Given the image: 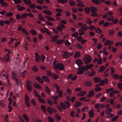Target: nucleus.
Instances as JSON below:
<instances>
[{"mask_svg": "<svg viewBox=\"0 0 122 122\" xmlns=\"http://www.w3.org/2000/svg\"><path fill=\"white\" fill-rule=\"evenodd\" d=\"M12 75L14 77L16 75H18L19 76H20L21 73V69L20 68H16L15 71H12Z\"/></svg>", "mask_w": 122, "mask_h": 122, "instance_id": "obj_1", "label": "nucleus"}, {"mask_svg": "<svg viewBox=\"0 0 122 122\" xmlns=\"http://www.w3.org/2000/svg\"><path fill=\"white\" fill-rule=\"evenodd\" d=\"M31 82L29 81H27L26 82V88L28 91L30 92L32 89L33 87L31 85Z\"/></svg>", "mask_w": 122, "mask_h": 122, "instance_id": "obj_2", "label": "nucleus"}, {"mask_svg": "<svg viewBox=\"0 0 122 122\" xmlns=\"http://www.w3.org/2000/svg\"><path fill=\"white\" fill-rule=\"evenodd\" d=\"M83 60L85 64H87L91 62L92 59L89 56L87 55L85 56Z\"/></svg>", "mask_w": 122, "mask_h": 122, "instance_id": "obj_3", "label": "nucleus"}, {"mask_svg": "<svg viewBox=\"0 0 122 122\" xmlns=\"http://www.w3.org/2000/svg\"><path fill=\"white\" fill-rule=\"evenodd\" d=\"M54 68L56 69L58 68L59 70H62L64 69V67L63 64L61 63L60 64H57L54 66Z\"/></svg>", "mask_w": 122, "mask_h": 122, "instance_id": "obj_4", "label": "nucleus"}, {"mask_svg": "<svg viewBox=\"0 0 122 122\" xmlns=\"http://www.w3.org/2000/svg\"><path fill=\"white\" fill-rule=\"evenodd\" d=\"M25 103L26 104V106L28 107H30V105L29 104L30 101L29 100V97L27 94L25 95Z\"/></svg>", "mask_w": 122, "mask_h": 122, "instance_id": "obj_5", "label": "nucleus"}, {"mask_svg": "<svg viewBox=\"0 0 122 122\" xmlns=\"http://www.w3.org/2000/svg\"><path fill=\"white\" fill-rule=\"evenodd\" d=\"M78 71L76 72V74L78 75H81L84 72V71L85 70L82 66L81 67L78 68Z\"/></svg>", "mask_w": 122, "mask_h": 122, "instance_id": "obj_6", "label": "nucleus"}, {"mask_svg": "<svg viewBox=\"0 0 122 122\" xmlns=\"http://www.w3.org/2000/svg\"><path fill=\"white\" fill-rule=\"evenodd\" d=\"M93 65L92 64H90L86 65L85 66H83L85 70H87L91 69L93 66Z\"/></svg>", "mask_w": 122, "mask_h": 122, "instance_id": "obj_7", "label": "nucleus"}, {"mask_svg": "<svg viewBox=\"0 0 122 122\" xmlns=\"http://www.w3.org/2000/svg\"><path fill=\"white\" fill-rule=\"evenodd\" d=\"M35 60L38 62H39L41 60L40 57L39 56L38 54L37 53H35Z\"/></svg>", "mask_w": 122, "mask_h": 122, "instance_id": "obj_8", "label": "nucleus"}, {"mask_svg": "<svg viewBox=\"0 0 122 122\" xmlns=\"http://www.w3.org/2000/svg\"><path fill=\"white\" fill-rule=\"evenodd\" d=\"M53 87L55 89L56 92V93H58L60 91V88L56 84L53 85Z\"/></svg>", "mask_w": 122, "mask_h": 122, "instance_id": "obj_9", "label": "nucleus"}, {"mask_svg": "<svg viewBox=\"0 0 122 122\" xmlns=\"http://www.w3.org/2000/svg\"><path fill=\"white\" fill-rule=\"evenodd\" d=\"M75 63L79 67L81 66L83 64L82 61L80 59H78L76 60L75 61Z\"/></svg>", "mask_w": 122, "mask_h": 122, "instance_id": "obj_10", "label": "nucleus"}, {"mask_svg": "<svg viewBox=\"0 0 122 122\" xmlns=\"http://www.w3.org/2000/svg\"><path fill=\"white\" fill-rule=\"evenodd\" d=\"M69 53L67 52L63 51L62 52V56L65 58H67L69 57Z\"/></svg>", "mask_w": 122, "mask_h": 122, "instance_id": "obj_11", "label": "nucleus"}, {"mask_svg": "<svg viewBox=\"0 0 122 122\" xmlns=\"http://www.w3.org/2000/svg\"><path fill=\"white\" fill-rule=\"evenodd\" d=\"M82 104V103L81 102L79 101H77L74 104V107L76 108L81 105Z\"/></svg>", "mask_w": 122, "mask_h": 122, "instance_id": "obj_12", "label": "nucleus"}, {"mask_svg": "<svg viewBox=\"0 0 122 122\" xmlns=\"http://www.w3.org/2000/svg\"><path fill=\"white\" fill-rule=\"evenodd\" d=\"M60 25L61 26H59L57 27V29L59 31H61L65 28V25L63 24H61Z\"/></svg>", "mask_w": 122, "mask_h": 122, "instance_id": "obj_13", "label": "nucleus"}, {"mask_svg": "<svg viewBox=\"0 0 122 122\" xmlns=\"http://www.w3.org/2000/svg\"><path fill=\"white\" fill-rule=\"evenodd\" d=\"M94 112L92 109H91L89 112V116L90 118H92L94 116Z\"/></svg>", "mask_w": 122, "mask_h": 122, "instance_id": "obj_14", "label": "nucleus"}, {"mask_svg": "<svg viewBox=\"0 0 122 122\" xmlns=\"http://www.w3.org/2000/svg\"><path fill=\"white\" fill-rule=\"evenodd\" d=\"M45 17L47 18V20L48 21H54L55 20V19L49 15H46L45 16Z\"/></svg>", "mask_w": 122, "mask_h": 122, "instance_id": "obj_15", "label": "nucleus"}, {"mask_svg": "<svg viewBox=\"0 0 122 122\" xmlns=\"http://www.w3.org/2000/svg\"><path fill=\"white\" fill-rule=\"evenodd\" d=\"M86 93V92L85 91H82L81 92L78 93L77 95L80 97H82L85 95Z\"/></svg>", "mask_w": 122, "mask_h": 122, "instance_id": "obj_16", "label": "nucleus"}, {"mask_svg": "<svg viewBox=\"0 0 122 122\" xmlns=\"http://www.w3.org/2000/svg\"><path fill=\"white\" fill-rule=\"evenodd\" d=\"M17 10L19 11H20L24 10L25 8L24 6L21 7L20 5H18L17 6Z\"/></svg>", "mask_w": 122, "mask_h": 122, "instance_id": "obj_17", "label": "nucleus"}, {"mask_svg": "<svg viewBox=\"0 0 122 122\" xmlns=\"http://www.w3.org/2000/svg\"><path fill=\"white\" fill-rule=\"evenodd\" d=\"M69 3L70 5L71 6H74L76 5V3L72 0H70L69 1Z\"/></svg>", "mask_w": 122, "mask_h": 122, "instance_id": "obj_18", "label": "nucleus"}, {"mask_svg": "<svg viewBox=\"0 0 122 122\" xmlns=\"http://www.w3.org/2000/svg\"><path fill=\"white\" fill-rule=\"evenodd\" d=\"M93 80L96 83H97L99 82L101 80V78L97 77H95L94 78Z\"/></svg>", "mask_w": 122, "mask_h": 122, "instance_id": "obj_19", "label": "nucleus"}, {"mask_svg": "<svg viewBox=\"0 0 122 122\" xmlns=\"http://www.w3.org/2000/svg\"><path fill=\"white\" fill-rule=\"evenodd\" d=\"M58 36L57 35H55L51 38V41L53 42L55 41L58 38Z\"/></svg>", "mask_w": 122, "mask_h": 122, "instance_id": "obj_20", "label": "nucleus"}, {"mask_svg": "<svg viewBox=\"0 0 122 122\" xmlns=\"http://www.w3.org/2000/svg\"><path fill=\"white\" fill-rule=\"evenodd\" d=\"M42 11L44 13L46 14L49 15H51V12L49 10H44Z\"/></svg>", "mask_w": 122, "mask_h": 122, "instance_id": "obj_21", "label": "nucleus"}, {"mask_svg": "<svg viewBox=\"0 0 122 122\" xmlns=\"http://www.w3.org/2000/svg\"><path fill=\"white\" fill-rule=\"evenodd\" d=\"M90 8L91 11L92 13L95 12L97 10V8L93 7L91 6L90 7Z\"/></svg>", "mask_w": 122, "mask_h": 122, "instance_id": "obj_22", "label": "nucleus"}, {"mask_svg": "<svg viewBox=\"0 0 122 122\" xmlns=\"http://www.w3.org/2000/svg\"><path fill=\"white\" fill-rule=\"evenodd\" d=\"M94 95L93 91L92 90L89 92V94L87 95V97L89 98H90Z\"/></svg>", "mask_w": 122, "mask_h": 122, "instance_id": "obj_23", "label": "nucleus"}, {"mask_svg": "<svg viewBox=\"0 0 122 122\" xmlns=\"http://www.w3.org/2000/svg\"><path fill=\"white\" fill-rule=\"evenodd\" d=\"M33 85L34 87L36 88H38L39 89H41V87L37 83H34Z\"/></svg>", "mask_w": 122, "mask_h": 122, "instance_id": "obj_24", "label": "nucleus"}, {"mask_svg": "<svg viewBox=\"0 0 122 122\" xmlns=\"http://www.w3.org/2000/svg\"><path fill=\"white\" fill-rule=\"evenodd\" d=\"M22 116L24 119L27 122H29V119L26 114H23Z\"/></svg>", "mask_w": 122, "mask_h": 122, "instance_id": "obj_25", "label": "nucleus"}, {"mask_svg": "<svg viewBox=\"0 0 122 122\" xmlns=\"http://www.w3.org/2000/svg\"><path fill=\"white\" fill-rule=\"evenodd\" d=\"M36 79L40 83H43V80L40 77L37 76L36 77Z\"/></svg>", "mask_w": 122, "mask_h": 122, "instance_id": "obj_26", "label": "nucleus"}, {"mask_svg": "<svg viewBox=\"0 0 122 122\" xmlns=\"http://www.w3.org/2000/svg\"><path fill=\"white\" fill-rule=\"evenodd\" d=\"M43 79L46 81L49 82L50 81L48 77L46 76H43L42 77Z\"/></svg>", "mask_w": 122, "mask_h": 122, "instance_id": "obj_27", "label": "nucleus"}, {"mask_svg": "<svg viewBox=\"0 0 122 122\" xmlns=\"http://www.w3.org/2000/svg\"><path fill=\"white\" fill-rule=\"evenodd\" d=\"M81 28L84 30H86L88 28V27L86 24H84L81 26Z\"/></svg>", "mask_w": 122, "mask_h": 122, "instance_id": "obj_28", "label": "nucleus"}, {"mask_svg": "<svg viewBox=\"0 0 122 122\" xmlns=\"http://www.w3.org/2000/svg\"><path fill=\"white\" fill-rule=\"evenodd\" d=\"M108 35L110 36H112V35L114 34V31L112 30H110L108 31Z\"/></svg>", "mask_w": 122, "mask_h": 122, "instance_id": "obj_29", "label": "nucleus"}, {"mask_svg": "<svg viewBox=\"0 0 122 122\" xmlns=\"http://www.w3.org/2000/svg\"><path fill=\"white\" fill-rule=\"evenodd\" d=\"M64 41L63 40H59L56 41V43L57 44H61Z\"/></svg>", "mask_w": 122, "mask_h": 122, "instance_id": "obj_30", "label": "nucleus"}, {"mask_svg": "<svg viewBox=\"0 0 122 122\" xmlns=\"http://www.w3.org/2000/svg\"><path fill=\"white\" fill-rule=\"evenodd\" d=\"M95 31L97 33L100 34L102 33V30L100 28H97L95 30Z\"/></svg>", "mask_w": 122, "mask_h": 122, "instance_id": "obj_31", "label": "nucleus"}, {"mask_svg": "<svg viewBox=\"0 0 122 122\" xmlns=\"http://www.w3.org/2000/svg\"><path fill=\"white\" fill-rule=\"evenodd\" d=\"M29 32L33 35H36L37 33L35 30L33 29H32L29 31Z\"/></svg>", "mask_w": 122, "mask_h": 122, "instance_id": "obj_32", "label": "nucleus"}, {"mask_svg": "<svg viewBox=\"0 0 122 122\" xmlns=\"http://www.w3.org/2000/svg\"><path fill=\"white\" fill-rule=\"evenodd\" d=\"M105 68L104 66H101L100 68V69L98 70V73H100V72L103 71L105 69Z\"/></svg>", "mask_w": 122, "mask_h": 122, "instance_id": "obj_33", "label": "nucleus"}, {"mask_svg": "<svg viewBox=\"0 0 122 122\" xmlns=\"http://www.w3.org/2000/svg\"><path fill=\"white\" fill-rule=\"evenodd\" d=\"M64 103L65 104L67 108H68L71 106L70 103L68 102L65 101L64 102Z\"/></svg>", "mask_w": 122, "mask_h": 122, "instance_id": "obj_34", "label": "nucleus"}, {"mask_svg": "<svg viewBox=\"0 0 122 122\" xmlns=\"http://www.w3.org/2000/svg\"><path fill=\"white\" fill-rule=\"evenodd\" d=\"M24 3L26 4L29 5L31 4V2L30 0H23Z\"/></svg>", "mask_w": 122, "mask_h": 122, "instance_id": "obj_35", "label": "nucleus"}, {"mask_svg": "<svg viewBox=\"0 0 122 122\" xmlns=\"http://www.w3.org/2000/svg\"><path fill=\"white\" fill-rule=\"evenodd\" d=\"M92 2L96 5H98L100 4V2L99 0H92Z\"/></svg>", "mask_w": 122, "mask_h": 122, "instance_id": "obj_36", "label": "nucleus"}, {"mask_svg": "<svg viewBox=\"0 0 122 122\" xmlns=\"http://www.w3.org/2000/svg\"><path fill=\"white\" fill-rule=\"evenodd\" d=\"M38 100L39 102L42 103H45V100L42 98H41V97L38 98Z\"/></svg>", "mask_w": 122, "mask_h": 122, "instance_id": "obj_37", "label": "nucleus"}, {"mask_svg": "<svg viewBox=\"0 0 122 122\" xmlns=\"http://www.w3.org/2000/svg\"><path fill=\"white\" fill-rule=\"evenodd\" d=\"M52 77L54 79L56 80L59 78V76L57 75L53 74L52 75Z\"/></svg>", "mask_w": 122, "mask_h": 122, "instance_id": "obj_38", "label": "nucleus"}, {"mask_svg": "<svg viewBox=\"0 0 122 122\" xmlns=\"http://www.w3.org/2000/svg\"><path fill=\"white\" fill-rule=\"evenodd\" d=\"M46 92L48 94H50V90L49 87L48 86H46Z\"/></svg>", "mask_w": 122, "mask_h": 122, "instance_id": "obj_39", "label": "nucleus"}, {"mask_svg": "<svg viewBox=\"0 0 122 122\" xmlns=\"http://www.w3.org/2000/svg\"><path fill=\"white\" fill-rule=\"evenodd\" d=\"M119 116H117L113 117L111 120L113 122L116 121L118 118Z\"/></svg>", "mask_w": 122, "mask_h": 122, "instance_id": "obj_40", "label": "nucleus"}, {"mask_svg": "<svg viewBox=\"0 0 122 122\" xmlns=\"http://www.w3.org/2000/svg\"><path fill=\"white\" fill-rule=\"evenodd\" d=\"M119 75L117 74H114L112 76V77L115 80H117L118 79Z\"/></svg>", "mask_w": 122, "mask_h": 122, "instance_id": "obj_41", "label": "nucleus"}, {"mask_svg": "<svg viewBox=\"0 0 122 122\" xmlns=\"http://www.w3.org/2000/svg\"><path fill=\"white\" fill-rule=\"evenodd\" d=\"M80 55V53L78 52H76L74 56V57L75 58H77L79 57Z\"/></svg>", "mask_w": 122, "mask_h": 122, "instance_id": "obj_42", "label": "nucleus"}, {"mask_svg": "<svg viewBox=\"0 0 122 122\" xmlns=\"http://www.w3.org/2000/svg\"><path fill=\"white\" fill-rule=\"evenodd\" d=\"M16 81L17 84L18 85H20L21 84V82L20 80L19 79L17 78L15 79Z\"/></svg>", "mask_w": 122, "mask_h": 122, "instance_id": "obj_43", "label": "nucleus"}, {"mask_svg": "<svg viewBox=\"0 0 122 122\" xmlns=\"http://www.w3.org/2000/svg\"><path fill=\"white\" fill-rule=\"evenodd\" d=\"M15 40V38H11L8 44L9 45L11 44Z\"/></svg>", "mask_w": 122, "mask_h": 122, "instance_id": "obj_44", "label": "nucleus"}, {"mask_svg": "<svg viewBox=\"0 0 122 122\" xmlns=\"http://www.w3.org/2000/svg\"><path fill=\"white\" fill-rule=\"evenodd\" d=\"M47 110L48 112L50 114H51L53 113L52 109L50 107H48L47 108Z\"/></svg>", "mask_w": 122, "mask_h": 122, "instance_id": "obj_45", "label": "nucleus"}, {"mask_svg": "<svg viewBox=\"0 0 122 122\" xmlns=\"http://www.w3.org/2000/svg\"><path fill=\"white\" fill-rule=\"evenodd\" d=\"M114 18L112 16H109L107 18V21H112L113 20Z\"/></svg>", "mask_w": 122, "mask_h": 122, "instance_id": "obj_46", "label": "nucleus"}, {"mask_svg": "<svg viewBox=\"0 0 122 122\" xmlns=\"http://www.w3.org/2000/svg\"><path fill=\"white\" fill-rule=\"evenodd\" d=\"M107 81V78H105L104 80V81H101L99 83V84L101 86H102L104 85L105 84V81Z\"/></svg>", "mask_w": 122, "mask_h": 122, "instance_id": "obj_47", "label": "nucleus"}, {"mask_svg": "<svg viewBox=\"0 0 122 122\" xmlns=\"http://www.w3.org/2000/svg\"><path fill=\"white\" fill-rule=\"evenodd\" d=\"M28 15V14L26 13L22 14L21 15V18H24Z\"/></svg>", "mask_w": 122, "mask_h": 122, "instance_id": "obj_48", "label": "nucleus"}, {"mask_svg": "<svg viewBox=\"0 0 122 122\" xmlns=\"http://www.w3.org/2000/svg\"><path fill=\"white\" fill-rule=\"evenodd\" d=\"M78 31L80 32V33H79V35H82L84 34V33L83 31L82 30L79 29L78 30Z\"/></svg>", "mask_w": 122, "mask_h": 122, "instance_id": "obj_49", "label": "nucleus"}, {"mask_svg": "<svg viewBox=\"0 0 122 122\" xmlns=\"http://www.w3.org/2000/svg\"><path fill=\"white\" fill-rule=\"evenodd\" d=\"M91 82L90 81H89L86 83L85 85L87 87H90L91 86Z\"/></svg>", "mask_w": 122, "mask_h": 122, "instance_id": "obj_50", "label": "nucleus"}, {"mask_svg": "<svg viewBox=\"0 0 122 122\" xmlns=\"http://www.w3.org/2000/svg\"><path fill=\"white\" fill-rule=\"evenodd\" d=\"M60 105L63 109L65 110L66 109V106L62 102H61Z\"/></svg>", "mask_w": 122, "mask_h": 122, "instance_id": "obj_51", "label": "nucleus"}, {"mask_svg": "<svg viewBox=\"0 0 122 122\" xmlns=\"http://www.w3.org/2000/svg\"><path fill=\"white\" fill-rule=\"evenodd\" d=\"M29 6L31 9H35V5L34 4H31L29 5Z\"/></svg>", "mask_w": 122, "mask_h": 122, "instance_id": "obj_52", "label": "nucleus"}, {"mask_svg": "<svg viewBox=\"0 0 122 122\" xmlns=\"http://www.w3.org/2000/svg\"><path fill=\"white\" fill-rule=\"evenodd\" d=\"M76 46L77 48L78 49H81L83 48V47L80 44H77Z\"/></svg>", "mask_w": 122, "mask_h": 122, "instance_id": "obj_53", "label": "nucleus"}, {"mask_svg": "<svg viewBox=\"0 0 122 122\" xmlns=\"http://www.w3.org/2000/svg\"><path fill=\"white\" fill-rule=\"evenodd\" d=\"M77 6L78 7H83L85 6V5L83 3L81 2L80 3L77 4Z\"/></svg>", "mask_w": 122, "mask_h": 122, "instance_id": "obj_54", "label": "nucleus"}, {"mask_svg": "<svg viewBox=\"0 0 122 122\" xmlns=\"http://www.w3.org/2000/svg\"><path fill=\"white\" fill-rule=\"evenodd\" d=\"M32 69L35 72L37 71L38 70L37 68L35 66H33L32 67Z\"/></svg>", "mask_w": 122, "mask_h": 122, "instance_id": "obj_55", "label": "nucleus"}, {"mask_svg": "<svg viewBox=\"0 0 122 122\" xmlns=\"http://www.w3.org/2000/svg\"><path fill=\"white\" fill-rule=\"evenodd\" d=\"M58 95L59 97H61L62 96L63 92L62 90H60L58 93Z\"/></svg>", "mask_w": 122, "mask_h": 122, "instance_id": "obj_56", "label": "nucleus"}, {"mask_svg": "<svg viewBox=\"0 0 122 122\" xmlns=\"http://www.w3.org/2000/svg\"><path fill=\"white\" fill-rule=\"evenodd\" d=\"M97 60V63L98 64H101L102 62V61L101 58L100 57Z\"/></svg>", "mask_w": 122, "mask_h": 122, "instance_id": "obj_57", "label": "nucleus"}, {"mask_svg": "<svg viewBox=\"0 0 122 122\" xmlns=\"http://www.w3.org/2000/svg\"><path fill=\"white\" fill-rule=\"evenodd\" d=\"M85 10L87 14H88L89 13L90 9L89 7H87L85 9Z\"/></svg>", "mask_w": 122, "mask_h": 122, "instance_id": "obj_58", "label": "nucleus"}, {"mask_svg": "<svg viewBox=\"0 0 122 122\" xmlns=\"http://www.w3.org/2000/svg\"><path fill=\"white\" fill-rule=\"evenodd\" d=\"M4 60L7 62H9L10 61L8 55L6 56L4 58Z\"/></svg>", "mask_w": 122, "mask_h": 122, "instance_id": "obj_59", "label": "nucleus"}, {"mask_svg": "<svg viewBox=\"0 0 122 122\" xmlns=\"http://www.w3.org/2000/svg\"><path fill=\"white\" fill-rule=\"evenodd\" d=\"M64 44L66 46H69L71 45V43L68 40H67L65 42Z\"/></svg>", "mask_w": 122, "mask_h": 122, "instance_id": "obj_60", "label": "nucleus"}, {"mask_svg": "<svg viewBox=\"0 0 122 122\" xmlns=\"http://www.w3.org/2000/svg\"><path fill=\"white\" fill-rule=\"evenodd\" d=\"M89 30H92L94 29H95V27L93 25H90L88 27Z\"/></svg>", "mask_w": 122, "mask_h": 122, "instance_id": "obj_61", "label": "nucleus"}, {"mask_svg": "<svg viewBox=\"0 0 122 122\" xmlns=\"http://www.w3.org/2000/svg\"><path fill=\"white\" fill-rule=\"evenodd\" d=\"M41 108L42 110H43L44 112H46V111L45 106L44 105H42L41 106Z\"/></svg>", "mask_w": 122, "mask_h": 122, "instance_id": "obj_62", "label": "nucleus"}, {"mask_svg": "<svg viewBox=\"0 0 122 122\" xmlns=\"http://www.w3.org/2000/svg\"><path fill=\"white\" fill-rule=\"evenodd\" d=\"M13 15V14L11 12H9L6 14V17H11Z\"/></svg>", "mask_w": 122, "mask_h": 122, "instance_id": "obj_63", "label": "nucleus"}, {"mask_svg": "<svg viewBox=\"0 0 122 122\" xmlns=\"http://www.w3.org/2000/svg\"><path fill=\"white\" fill-rule=\"evenodd\" d=\"M46 74L49 76H51V72L49 71H46Z\"/></svg>", "mask_w": 122, "mask_h": 122, "instance_id": "obj_64", "label": "nucleus"}]
</instances>
